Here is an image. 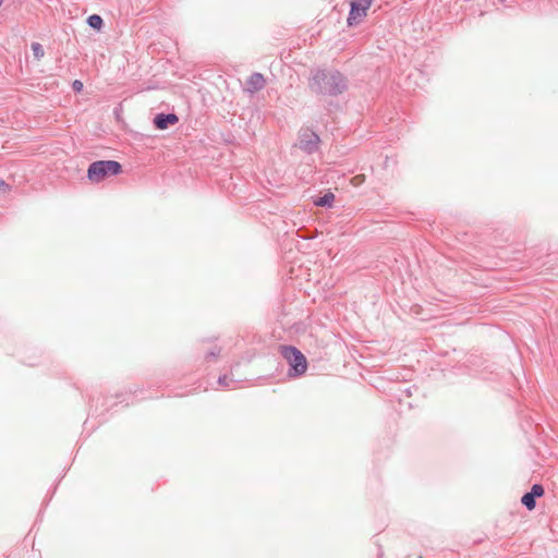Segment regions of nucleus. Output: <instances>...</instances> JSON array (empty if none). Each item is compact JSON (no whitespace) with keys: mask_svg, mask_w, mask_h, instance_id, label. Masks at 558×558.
Returning <instances> with one entry per match:
<instances>
[{"mask_svg":"<svg viewBox=\"0 0 558 558\" xmlns=\"http://www.w3.org/2000/svg\"><path fill=\"white\" fill-rule=\"evenodd\" d=\"M227 380H228L227 376L219 377V384L222 386H228Z\"/></svg>","mask_w":558,"mask_h":558,"instance_id":"14","label":"nucleus"},{"mask_svg":"<svg viewBox=\"0 0 558 558\" xmlns=\"http://www.w3.org/2000/svg\"><path fill=\"white\" fill-rule=\"evenodd\" d=\"M179 118L174 113H159L154 119V124L159 130H166L170 125H174Z\"/></svg>","mask_w":558,"mask_h":558,"instance_id":"7","label":"nucleus"},{"mask_svg":"<svg viewBox=\"0 0 558 558\" xmlns=\"http://www.w3.org/2000/svg\"><path fill=\"white\" fill-rule=\"evenodd\" d=\"M308 86L315 94L337 96L348 88V82L337 70L316 69L311 72Z\"/></svg>","mask_w":558,"mask_h":558,"instance_id":"1","label":"nucleus"},{"mask_svg":"<svg viewBox=\"0 0 558 558\" xmlns=\"http://www.w3.org/2000/svg\"><path fill=\"white\" fill-rule=\"evenodd\" d=\"M372 4V0H354L351 2V10L348 17L349 25L359 23Z\"/></svg>","mask_w":558,"mask_h":558,"instance_id":"4","label":"nucleus"},{"mask_svg":"<svg viewBox=\"0 0 558 558\" xmlns=\"http://www.w3.org/2000/svg\"><path fill=\"white\" fill-rule=\"evenodd\" d=\"M521 501L529 510L535 508V498L530 493L524 494Z\"/></svg>","mask_w":558,"mask_h":558,"instance_id":"10","label":"nucleus"},{"mask_svg":"<svg viewBox=\"0 0 558 558\" xmlns=\"http://www.w3.org/2000/svg\"><path fill=\"white\" fill-rule=\"evenodd\" d=\"M281 354L291 365L296 375H302L305 373L307 368V362L301 351L294 347H282Z\"/></svg>","mask_w":558,"mask_h":558,"instance_id":"3","label":"nucleus"},{"mask_svg":"<svg viewBox=\"0 0 558 558\" xmlns=\"http://www.w3.org/2000/svg\"><path fill=\"white\" fill-rule=\"evenodd\" d=\"M335 201V195L331 192L318 197L314 203L316 206L330 207Z\"/></svg>","mask_w":558,"mask_h":558,"instance_id":"8","label":"nucleus"},{"mask_svg":"<svg viewBox=\"0 0 558 558\" xmlns=\"http://www.w3.org/2000/svg\"><path fill=\"white\" fill-rule=\"evenodd\" d=\"M534 498L541 497L544 494V488L539 484H535L532 486L531 492H529Z\"/></svg>","mask_w":558,"mask_h":558,"instance_id":"12","label":"nucleus"},{"mask_svg":"<svg viewBox=\"0 0 558 558\" xmlns=\"http://www.w3.org/2000/svg\"><path fill=\"white\" fill-rule=\"evenodd\" d=\"M122 171V167L114 160H98L89 165L87 170V178L94 182L99 183L110 175H117Z\"/></svg>","mask_w":558,"mask_h":558,"instance_id":"2","label":"nucleus"},{"mask_svg":"<svg viewBox=\"0 0 558 558\" xmlns=\"http://www.w3.org/2000/svg\"><path fill=\"white\" fill-rule=\"evenodd\" d=\"M265 78L260 73H253L245 83V90L254 94L265 86Z\"/></svg>","mask_w":558,"mask_h":558,"instance_id":"6","label":"nucleus"},{"mask_svg":"<svg viewBox=\"0 0 558 558\" xmlns=\"http://www.w3.org/2000/svg\"><path fill=\"white\" fill-rule=\"evenodd\" d=\"M8 187H9V186H8V184H7L5 182L0 181V190H1L2 192H5V191L8 190Z\"/></svg>","mask_w":558,"mask_h":558,"instance_id":"15","label":"nucleus"},{"mask_svg":"<svg viewBox=\"0 0 558 558\" xmlns=\"http://www.w3.org/2000/svg\"><path fill=\"white\" fill-rule=\"evenodd\" d=\"M87 23L92 28H95L97 31H100L101 27L104 26V21H102L101 16L97 15V14H93V15L88 16Z\"/></svg>","mask_w":558,"mask_h":558,"instance_id":"9","label":"nucleus"},{"mask_svg":"<svg viewBox=\"0 0 558 558\" xmlns=\"http://www.w3.org/2000/svg\"><path fill=\"white\" fill-rule=\"evenodd\" d=\"M72 88H73L74 92L80 93L83 89V83L81 81H78V80H75L72 83Z\"/></svg>","mask_w":558,"mask_h":558,"instance_id":"13","label":"nucleus"},{"mask_svg":"<svg viewBox=\"0 0 558 558\" xmlns=\"http://www.w3.org/2000/svg\"><path fill=\"white\" fill-rule=\"evenodd\" d=\"M32 50H33V53L35 56V58L37 59H40L44 57V48L40 44L38 43H33L32 44Z\"/></svg>","mask_w":558,"mask_h":558,"instance_id":"11","label":"nucleus"},{"mask_svg":"<svg viewBox=\"0 0 558 558\" xmlns=\"http://www.w3.org/2000/svg\"><path fill=\"white\" fill-rule=\"evenodd\" d=\"M319 137L316 133L306 130L300 135V148L308 154L318 148Z\"/></svg>","mask_w":558,"mask_h":558,"instance_id":"5","label":"nucleus"}]
</instances>
